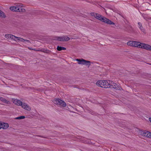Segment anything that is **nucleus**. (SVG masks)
Listing matches in <instances>:
<instances>
[{"mask_svg":"<svg viewBox=\"0 0 151 151\" xmlns=\"http://www.w3.org/2000/svg\"><path fill=\"white\" fill-rule=\"evenodd\" d=\"M91 14L92 16L94 17L96 19L102 22L106 23L108 24H114V23L113 22L98 14L93 12L91 13Z\"/></svg>","mask_w":151,"mask_h":151,"instance_id":"1","label":"nucleus"},{"mask_svg":"<svg viewBox=\"0 0 151 151\" xmlns=\"http://www.w3.org/2000/svg\"><path fill=\"white\" fill-rule=\"evenodd\" d=\"M25 118V116H22L19 117H18L15 118V119H24Z\"/></svg>","mask_w":151,"mask_h":151,"instance_id":"21","label":"nucleus"},{"mask_svg":"<svg viewBox=\"0 0 151 151\" xmlns=\"http://www.w3.org/2000/svg\"><path fill=\"white\" fill-rule=\"evenodd\" d=\"M0 100L6 104H9L10 103L9 101L2 97L0 98Z\"/></svg>","mask_w":151,"mask_h":151,"instance_id":"18","label":"nucleus"},{"mask_svg":"<svg viewBox=\"0 0 151 151\" xmlns=\"http://www.w3.org/2000/svg\"><path fill=\"white\" fill-rule=\"evenodd\" d=\"M110 81L104 80H100L98 81L96 83V85L103 88H108L110 87Z\"/></svg>","mask_w":151,"mask_h":151,"instance_id":"3","label":"nucleus"},{"mask_svg":"<svg viewBox=\"0 0 151 151\" xmlns=\"http://www.w3.org/2000/svg\"><path fill=\"white\" fill-rule=\"evenodd\" d=\"M22 107L24 109H25L27 111H30L31 109L30 107L27 104L24 103L22 104L21 105Z\"/></svg>","mask_w":151,"mask_h":151,"instance_id":"11","label":"nucleus"},{"mask_svg":"<svg viewBox=\"0 0 151 151\" xmlns=\"http://www.w3.org/2000/svg\"><path fill=\"white\" fill-rule=\"evenodd\" d=\"M22 4H19L15 6H12L10 7V10L16 12H24L25 9L22 8Z\"/></svg>","mask_w":151,"mask_h":151,"instance_id":"4","label":"nucleus"},{"mask_svg":"<svg viewBox=\"0 0 151 151\" xmlns=\"http://www.w3.org/2000/svg\"><path fill=\"white\" fill-rule=\"evenodd\" d=\"M110 88H113L116 90H121V88L119 87V85L116 83L112 82L111 81L110 83Z\"/></svg>","mask_w":151,"mask_h":151,"instance_id":"8","label":"nucleus"},{"mask_svg":"<svg viewBox=\"0 0 151 151\" xmlns=\"http://www.w3.org/2000/svg\"><path fill=\"white\" fill-rule=\"evenodd\" d=\"M20 42L24 43L28 45H29V44L30 43V42L29 40H25L21 37V38Z\"/></svg>","mask_w":151,"mask_h":151,"instance_id":"15","label":"nucleus"},{"mask_svg":"<svg viewBox=\"0 0 151 151\" xmlns=\"http://www.w3.org/2000/svg\"><path fill=\"white\" fill-rule=\"evenodd\" d=\"M127 44L129 46L134 47H138V46L141 47H151V46L148 44L137 41H130L127 42Z\"/></svg>","mask_w":151,"mask_h":151,"instance_id":"2","label":"nucleus"},{"mask_svg":"<svg viewBox=\"0 0 151 151\" xmlns=\"http://www.w3.org/2000/svg\"><path fill=\"white\" fill-rule=\"evenodd\" d=\"M149 120L150 122H151V118H149Z\"/></svg>","mask_w":151,"mask_h":151,"instance_id":"26","label":"nucleus"},{"mask_svg":"<svg viewBox=\"0 0 151 151\" xmlns=\"http://www.w3.org/2000/svg\"><path fill=\"white\" fill-rule=\"evenodd\" d=\"M145 49L147 50H151V48H144Z\"/></svg>","mask_w":151,"mask_h":151,"instance_id":"24","label":"nucleus"},{"mask_svg":"<svg viewBox=\"0 0 151 151\" xmlns=\"http://www.w3.org/2000/svg\"><path fill=\"white\" fill-rule=\"evenodd\" d=\"M141 134L144 137L151 138V132L148 131H142L141 132Z\"/></svg>","mask_w":151,"mask_h":151,"instance_id":"9","label":"nucleus"},{"mask_svg":"<svg viewBox=\"0 0 151 151\" xmlns=\"http://www.w3.org/2000/svg\"><path fill=\"white\" fill-rule=\"evenodd\" d=\"M70 40V38L67 36H63V41H68Z\"/></svg>","mask_w":151,"mask_h":151,"instance_id":"20","label":"nucleus"},{"mask_svg":"<svg viewBox=\"0 0 151 151\" xmlns=\"http://www.w3.org/2000/svg\"><path fill=\"white\" fill-rule=\"evenodd\" d=\"M12 101L13 103L17 105L21 106V105H22V102L20 100L16 99H13Z\"/></svg>","mask_w":151,"mask_h":151,"instance_id":"12","label":"nucleus"},{"mask_svg":"<svg viewBox=\"0 0 151 151\" xmlns=\"http://www.w3.org/2000/svg\"><path fill=\"white\" fill-rule=\"evenodd\" d=\"M0 17L3 18H5L6 17L5 13L0 10Z\"/></svg>","mask_w":151,"mask_h":151,"instance_id":"19","label":"nucleus"},{"mask_svg":"<svg viewBox=\"0 0 151 151\" xmlns=\"http://www.w3.org/2000/svg\"><path fill=\"white\" fill-rule=\"evenodd\" d=\"M54 40L60 41H63V36L62 37H55Z\"/></svg>","mask_w":151,"mask_h":151,"instance_id":"17","label":"nucleus"},{"mask_svg":"<svg viewBox=\"0 0 151 151\" xmlns=\"http://www.w3.org/2000/svg\"><path fill=\"white\" fill-rule=\"evenodd\" d=\"M76 60L78 61L79 64L86 65H91L90 62L89 61L83 59H77Z\"/></svg>","mask_w":151,"mask_h":151,"instance_id":"7","label":"nucleus"},{"mask_svg":"<svg viewBox=\"0 0 151 151\" xmlns=\"http://www.w3.org/2000/svg\"><path fill=\"white\" fill-rule=\"evenodd\" d=\"M12 36V38L11 40H14L16 42H19L20 41L21 37H16L13 35Z\"/></svg>","mask_w":151,"mask_h":151,"instance_id":"14","label":"nucleus"},{"mask_svg":"<svg viewBox=\"0 0 151 151\" xmlns=\"http://www.w3.org/2000/svg\"><path fill=\"white\" fill-rule=\"evenodd\" d=\"M13 35H12L11 34H10V36H9V40H12V36Z\"/></svg>","mask_w":151,"mask_h":151,"instance_id":"25","label":"nucleus"},{"mask_svg":"<svg viewBox=\"0 0 151 151\" xmlns=\"http://www.w3.org/2000/svg\"><path fill=\"white\" fill-rule=\"evenodd\" d=\"M54 103L58 105L65 107L66 106V104L64 101L59 99H55L54 100Z\"/></svg>","mask_w":151,"mask_h":151,"instance_id":"6","label":"nucleus"},{"mask_svg":"<svg viewBox=\"0 0 151 151\" xmlns=\"http://www.w3.org/2000/svg\"><path fill=\"white\" fill-rule=\"evenodd\" d=\"M57 50L58 51H60L62 50H66V48H57Z\"/></svg>","mask_w":151,"mask_h":151,"instance_id":"23","label":"nucleus"},{"mask_svg":"<svg viewBox=\"0 0 151 151\" xmlns=\"http://www.w3.org/2000/svg\"><path fill=\"white\" fill-rule=\"evenodd\" d=\"M9 127V125L7 123L0 122V129H6Z\"/></svg>","mask_w":151,"mask_h":151,"instance_id":"10","label":"nucleus"},{"mask_svg":"<svg viewBox=\"0 0 151 151\" xmlns=\"http://www.w3.org/2000/svg\"><path fill=\"white\" fill-rule=\"evenodd\" d=\"M57 47H61V46H57Z\"/></svg>","mask_w":151,"mask_h":151,"instance_id":"27","label":"nucleus"},{"mask_svg":"<svg viewBox=\"0 0 151 151\" xmlns=\"http://www.w3.org/2000/svg\"><path fill=\"white\" fill-rule=\"evenodd\" d=\"M9 36H10V34H6L5 35V38H6L7 39H9Z\"/></svg>","mask_w":151,"mask_h":151,"instance_id":"22","label":"nucleus"},{"mask_svg":"<svg viewBox=\"0 0 151 151\" xmlns=\"http://www.w3.org/2000/svg\"><path fill=\"white\" fill-rule=\"evenodd\" d=\"M138 27L141 31L143 32V33L145 34L146 33L145 30L142 26V23L140 22H139L138 23Z\"/></svg>","mask_w":151,"mask_h":151,"instance_id":"13","label":"nucleus"},{"mask_svg":"<svg viewBox=\"0 0 151 151\" xmlns=\"http://www.w3.org/2000/svg\"><path fill=\"white\" fill-rule=\"evenodd\" d=\"M29 49L36 51H40L42 52L45 53H49L50 51L47 49L46 48H28Z\"/></svg>","mask_w":151,"mask_h":151,"instance_id":"5","label":"nucleus"},{"mask_svg":"<svg viewBox=\"0 0 151 151\" xmlns=\"http://www.w3.org/2000/svg\"><path fill=\"white\" fill-rule=\"evenodd\" d=\"M81 141L85 143L88 144H91V142H90L91 141L90 140L86 138H83V139Z\"/></svg>","mask_w":151,"mask_h":151,"instance_id":"16","label":"nucleus"}]
</instances>
